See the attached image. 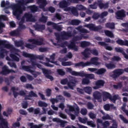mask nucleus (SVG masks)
Returning a JSON list of instances; mask_svg holds the SVG:
<instances>
[{"label":"nucleus","mask_w":128,"mask_h":128,"mask_svg":"<svg viewBox=\"0 0 128 128\" xmlns=\"http://www.w3.org/2000/svg\"><path fill=\"white\" fill-rule=\"evenodd\" d=\"M78 82L76 78L72 76L69 78V80H68V78H66L60 80L61 84H67L70 90H74V88L76 86Z\"/></svg>","instance_id":"obj_5"},{"label":"nucleus","mask_w":128,"mask_h":128,"mask_svg":"<svg viewBox=\"0 0 128 128\" xmlns=\"http://www.w3.org/2000/svg\"><path fill=\"white\" fill-rule=\"evenodd\" d=\"M10 69H8V67L6 66H4L2 68V71L1 72L3 76H6L7 74H10Z\"/></svg>","instance_id":"obj_28"},{"label":"nucleus","mask_w":128,"mask_h":128,"mask_svg":"<svg viewBox=\"0 0 128 128\" xmlns=\"http://www.w3.org/2000/svg\"><path fill=\"white\" fill-rule=\"evenodd\" d=\"M86 28H88L90 29V30H93V32L94 30V28L96 26V25L93 24H89L86 25Z\"/></svg>","instance_id":"obj_43"},{"label":"nucleus","mask_w":128,"mask_h":128,"mask_svg":"<svg viewBox=\"0 0 128 128\" xmlns=\"http://www.w3.org/2000/svg\"><path fill=\"white\" fill-rule=\"evenodd\" d=\"M34 28L36 30H44L46 29V25L36 24L34 25Z\"/></svg>","instance_id":"obj_26"},{"label":"nucleus","mask_w":128,"mask_h":128,"mask_svg":"<svg viewBox=\"0 0 128 128\" xmlns=\"http://www.w3.org/2000/svg\"><path fill=\"white\" fill-rule=\"evenodd\" d=\"M84 76L88 78H90V80H92V78H94V74H86L84 73V76H82V78H84Z\"/></svg>","instance_id":"obj_57"},{"label":"nucleus","mask_w":128,"mask_h":128,"mask_svg":"<svg viewBox=\"0 0 128 128\" xmlns=\"http://www.w3.org/2000/svg\"><path fill=\"white\" fill-rule=\"evenodd\" d=\"M102 93L98 91H95L93 93V97L94 100H97L99 102H102Z\"/></svg>","instance_id":"obj_17"},{"label":"nucleus","mask_w":128,"mask_h":128,"mask_svg":"<svg viewBox=\"0 0 128 128\" xmlns=\"http://www.w3.org/2000/svg\"><path fill=\"white\" fill-rule=\"evenodd\" d=\"M52 121L54 122H58L60 124V126L61 128H64L66 124V122L62 120L59 118H54L52 119Z\"/></svg>","instance_id":"obj_24"},{"label":"nucleus","mask_w":128,"mask_h":128,"mask_svg":"<svg viewBox=\"0 0 128 128\" xmlns=\"http://www.w3.org/2000/svg\"><path fill=\"white\" fill-rule=\"evenodd\" d=\"M30 8L32 12H38V6H36V5H32L30 6Z\"/></svg>","instance_id":"obj_42"},{"label":"nucleus","mask_w":128,"mask_h":128,"mask_svg":"<svg viewBox=\"0 0 128 128\" xmlns=\"http://www.w3.org/2000/svg\"><path fill=\"white\" fill-rule=\"evenodd\" d=\"M108 2L104 4L102 0H98L97 1V5L100 10H102V8H104V10H106V8H108Z\"/></svg>","instance_id":"obj_15"},{"label":"nucleus","mask_w":128,"mask_h":128,"mask_svg":"<svg viewBox=\"0 0 128 128\" xmlns=\"http://www.w3.org/2000/svg\"><path fill=\"white\" fill-rule=\"evenodd\" d=\"M84 90L86 94H90L92 92V87L88 86L84 88Z\"/></svg>","instance_id":"obj_35"},{"label":"nucleus","mask_w":128,"mask_h":128,"mask_svg":"<svg viewBox=\"0 0 128 128\" xmlns=\"http://www.w3.org/2000/svg\"><path fill=\"white\" fill-rule=\"evenodd\" d=\"M76 8L78 10H86V8L82 4H77L76 6Z\"/></svg>","instance_id":"obj_48"},{"label":"nucleus","mask_w":128,"mask_h":128,"mask_svg":"<svg viewBox=\"0 0 128 128\" xmlns=\"http://www.w3.org/2000/svg\"><path fill=\"white\" fill-rule=\"evenodd\" d=\"M116 52H120V54H124V49L122 48H114Z\"/></svg>","instance_id":"obj_62"},{"label":"nucleus","mask_w":128,"mask_h":128,"mask_svg":"<svg viewBox=\"0 0 128 128\" xmlns=\"http://www.w3.org/2000/svg\"><path fill=\"white\" fill-rule=\"evenodd\" d=\"M80 24V20H73L71 21L72 26H78Z\"/></svg>","instance_id":"obj_51"},{"label":"nucleus","mask_w":128,"mask_h":128,"mask_svg":"<svg viewBox=\"0 0 128 128\" xmlns=\"http://www.w3.org/2000/svg\"><path fill=\"white\" fill-rule=\"evenodd\" d=\"M57 72L59 76H64V74H66V72L64 71V69H58L57 70Z\"/></svg>","instance_id":"obj_58"},{"label":"nucleus","mask_w":128,"mask_h":128,"mask_svg":"<svg viewBox=\"0 0 128 128\" xmlns=\"http://www.w3.org/2000/svg\"><path fill=\"white\" fill-rule=\"evenodd\" d=\"M14 44L16 46H17V48H20V46H22L24 44V43L22 40L15 41Z\"/></svg>","instance_id":"obj_40"},{"label":"nucleus","mask_w":128,"mask_h":128,"mask_svg":"<svg viewBox=\"0 0 128 128\" xmlns=\"http://www.w3.org/2000/svg\"><path fill=\"white\" fill-rule=\"evenodd\" d=\"M24 18H26V22H36V19L32 16V14L30 13H25Z\"/></svg>","instance_id":"obj_21"},{"label":"nucleus","mask_w":128,"mask_h":128,"mask_svg":"<svg viewBox=\"0 0 128 128\" xmlns=\"http://www.w3.org/2000/svg\"><path fill=\"white\" fill-rule=\"evenodd\" d=\"M113 88L116 90L122 88V82H119L117 84H114Z\"/></svg>","instance_id":"obj_44"},{"label":"nucleus","mask_w":128,"mask_h":128,"mask_svg":"<svg viewBox=\"0 0 128 128\" xmlns=\"http://www.w3.org/2000/svg\"><path fill=\"white\" fill-rule=\"evenodd\" d=\"M122 26L123 28H124L122 30V32H128V22L122 23Z\"/></svg>","instance_id":"obj_38"},{"label":"nucleus","mask_w":128,"mask_h":128,"mask_svg":"<svg viewBox=\"0 0 128 128\" xmlns=\"http://www.w3.org/2000/svg\"><path fill=\"white\" fill-rule=\"evenodd\" d=\"M124 72L128 74V67L124 68V70L122 68L115 69L112 72V74L110 75V77L114 78V80H116L118 78H119L122 74H124Z\"/></svg>","instance_id":"obj_6"},{"label":"nucleus","mask_w":128,"mask_h":128,"mask_svg":"<svg viewBox=\"0 0 128 128\" xmlns=\"http://www.w3.org/2000/svg\"><path fill=\"white\" fill-rule=\"evenodd\" d=\"M67 10L71 12L73 16H78V12L76 7H68L67 8Z\"/></svg>","instance_id":"obj_23"},{"label":"nucleus","mask_w":128,"mask_h":128,"mask_svg":"<svg viewBox=\"0 0 128 128\" xmlns=\"http://www.w3.org/2000/svg\"><path fill=\"white\" fill-rule=\"evenodd\" d=\"M2 104H0V120L1 122L0 124V126H2V128H8V122L4 120V117H2V116L0 114L2 112Z\"/></svg>","instance_id":"obj_13"},{"label":"nucleus","mask_w":128,"mask_h":128,"mask_svg":"<svg viewBox=\"0 0 128 128\" xmlns=\"http://www.w3.org/2000/svg\"><path fill=\"white\" fill-rule=\"evenodd\" d=\"M126 16V11L124 10H118L116 12V20H122Z\"/></svg>","instance_id":"obj_10"},{"label":"nucleus","mask_w":128,"mask_h":128,"mask_svg":"<svg viewBox=\"0 0 128 128\" xmlns=\"http://www.w3.org/2000/svg\"><path fill=\"white\" fill-rule=\"evenodd\" d=\"M73 64L74 63L70 61L62 62V66H73Z\"/></svg>","instance_id":"obj_53"},{"label":"nucleus","mask_w":128,"mask_h":128,"mask_svg":"<svg viewBox=\"0 0 128 128\" xmlns=\"http://www.w3.org/2000/svg\"><path fill=\"white\" fill-rule=\"evenodd\" d=\"M67 107L68 108L69 110L65 109L66 112H74L75 116H78V114H80V108L78 106L74 108V106L68 105Z\"/></svg>","instance_id":"obj_12"},{"label":"nucleus","mask_w":128,"mask_h":128,"mask_svg":"<svg viewBox=\"0 0 128 128\" xmlns=\"http://www.w3.org/2000/svg\"><path fill=\"white\" fill-rule=\"evenodd\" d=\"M76 29L78 30L80 32H82V34H86L88 32V30H86V29L82 28L80 26L76 28Z\"/></svg>","instance_id":"obj_37"},{"label":"nucleus","mask_w":128,"mask_h":128,"mask_svg":"<svg viewBox=\"0 0 128 128\" xmlns=\"http://www.w3.org/2000/svg\"><path fill=\"white\" fill-rule=\"evenodd\" d=\"M44 58V56L39 55V56H36L34 55L32 60L38 59V60H42Z\"/></svg>","instance_id":"obj_60"},{"label":"nucleus","mask_w":128,"mask_h":128,"mask_svg":"<svg viewBox=\"0 0 128 128\" xmlns=\"http://www.w3.org/2000/svg\"><path fill=\"white\" fill-rule=\"evenodd\" d=\"M102 120H112V118L109 116L108 114H106V116H102Z\"/></svg>","instance_id":"obj_61"},{"label":"nucleus","mask_w":128,"mask_h":128,"mask_svg":"<svg viewBox=\"0 0 128 128\" xmlns=\"http://www.w3.org/2000/svg\"><path fill=\"white\" fill-rule=\"evenodd\" d=\"M106 28H111L112 30H114V23H107L106 24Z\"/></svg>","instance_id":"obj_49"},{"label":"nucleus","mask_w":128,"mask_h":128,"mask_svg":"<svg viewBox=\"0 0 128 128\" xmlns=\"http://www.w3.org/2000/svg\"><path fill=\"white\" fill-rule=\"evenodd\" d=\"M2 20H8V16L5 15L0 16V30H2V28H5L6 25L2 22Z\"/></svg>","instance_id":"obj_25"},{"label":"nucleus","mask_w":128,"mask_h":128,"mask_svg":"<svg viewBox=\"0 0 128 128\" xmlns=\"http://www.w3.org/2000/svg\"><path fill=\"white\" fill-rule=\"evenodd\" d=\"M59 6L60 8H68V2L66 0H62L59 3Z\"/></svg>","instance_id":"obj_29"},{"label":"nucleus","mask_w":128,"mask_h":128,"mask_svg":"<svg viewBox=\"0 0 128 128\" xmlns=\"http://www.w3.org/2000/svg\"><path fill=\"white\" fill-rule=\"evenodd\" d=\"M22 69L25 72H30L34 76V78L38 77V74H36V71L34 70H32V67L30 66H22Z\"/></svg>","instance_id":"obj_9"},{"label":"nucleus","mask_w":128,"mask_h":128,"mask_svg":"<svg viewBox=\"0 0 128 128\" xmlns=\"http://www.w3.org/2000/svg\"><path fill=\"white\" fill-rule=\"evenodd\" d=\"M78 120L80 122H82V124H86V122H88V118L85 117L84 118H82L79 117Z\"/></svg>","instance_id":"obj_54"},{"label":"nucleus","mask_w":128,"mask_h":128,"mask_svg":"<svg viewBox=\"0 0 128 128\" xmlns=\"http://www.w3.org/2000/svg\"><path fill=\"white\" fill-rule=\"evenodd\" d=\"M78 32L73 27H68V32L62 31L60 33V36H58L56 38V40H58V42H62V40H68L70 38H72Z\"/></svg>","instance_id":"obj_2"},{"label":"nucleus","mask_w":128,"mask_h":128,"mask_svg":"<svg viewBox=\"0 0 128 128\" xmlns=\"http://www.w3.org/2000/svg\"><path fill=\"white\" fill-rule=\"evenodd\" d=\"M90 43L86 41H82L80 43V47L82 48H88V46H90Z\"/></svg>","instance_id":"obj_32"},{"label":"nucleus","mask_w":128,"mask_h":128,"mask_svg":"<svg viewBox=\"0 0 128 128\" xmlns=\"http://www.w3.org/2000/svg\"><path fill=\"white\" fill-rule=\"evenodd\" d=\"M82 84H90V81L88 78L86 77V78L82 80Z\"/></svg>","instance_id":"obj_46"},{"label":"nucleus","mask_w":128,"mask_h":128,"mask_svg":"<svg viewBox=\"0 0 128 128\" xmlns=\"http://www.w3.org/2000/svg\"><path fill=\"white\" fill-rule=\"evenodd\" d=\"M38 106L40 108H42L43 106L46 108V106H48V104L40 100L38 102Z\"/></svg>","instance_id":"obj_50"},{"label":"nucleus","mask_w":128,"mask_h":128,"mask_svg":"<svg viewBox=\"0 0 128 128\" xmlns=\"http://www.w3.org/2000/svg\"><path fill=\"white\" fill-rule=\"evenodd\" d=\"M6 40H0V46H4V48H12L10 50L11 54H12L13 52H16V49L14 48V46H12V45L9 44H6Z\"/></svg>","instance_id":"obj_11"},{"label":"nucleus","mask_w":128,"mask_h":128,"mask_svg":"<svg viewBox=\"0 0 128 128\" xmlns=\"http://www.w3.org/2000/svg\"><path fill=\"white\" fill-rule=\"evenodd\" d=\"M119 117H120V118L121 120L123 121V122H124V124H128V119H126V118L124 116V115L120 114Z\"/></svg>","instance_id":"obj_59"},{"label":"nucleus","mask_w":128,"mask_h":128,"mask_svg":"<svg viewBox=\"0 0 128 128\" xmlns=\"http://www.w3.org/2000/svg\"><path fill=\"white\" fill-rule=\"evenodd\" d=\"M28 126H30V128H42V124H40L38 125L34 124V122L30 123Z\"/></svg>","instance_id":"obj_36"},{"label":"nucleus","mask_w":128,"mask_h":128,"mask_svg":"<svg viewBox=\"0 0 128 128\" xmlns=\"http://www.w3.org/2000/svg\"><path fill=\"white\" fill-rule=\"evenodd\" d=\"M105 66L108 70H114V68H116V64L112 63H106L105 64Z\"/></svg>","instance_id":"obj_33"},{"label":"nucleus","mask_w":128,"mask_h":128,"mask_svg":"<svg viewBox=\"0 0 128 128\" xmlns=\"http://www.w3.org/2000/svg\"><path fill=\"white\" fill-rule=\"evenodd\" d=\"M11 90L12 91L13 96L15 98H18V96L20 95L19 92H16V87L12 86L11 88Z\"/></svg>","instance_id":"obj_45"},{"label":"nucleus","mask_w":128,"mask_h":128,"mask_svg":"<svg viewBox=\"0 0 128 128\" xmlns=\"http://www.w3.org/2000/svg\"><path fill=\"white\" fill-rule=\"evenodd\" d=\"M28 98H38V94L34 93V91L31 90L29 92L28 96Z\"/></svg>","instance_id":"obj_52"},{"label":"nucleus","mask_w":128,"mask_h":128,"mask_svg":"<svg viewBox=\"0 0 128 128\" xmlns=\"http://www.w3.org/2000/svg\"><path fill=\"white\" fill-rule=\"evenodd\" d=\"M36 66L38 68H40V70H42V74L46 78L50 80L51 82L54 80V77L50 75L52 74V70L46 69V68H42V66L40 64H37Z\"/></svg>","instance_id":"obj_7"},{"label":"nucleus","mask_w":128,"mask_h":128,"mask_svg":"<svg viewBox=\"0 0 128 128\" xmlns=\"http://www.w3.org/2000/svg\"><path fill=\"white\" fill-rule=\"evenodd\" d=\"M67 70L68 72L71 74L72 76H84V72L72 71V68H68Z\"/></svg>","instance_id":"obj_14"},{"label":"nucleus","mask_w":128,"mask_h":128,"mask_svg":"<svg viewBox=\"0 0 128 128\" xmlns=\"http://www.w3.org/2000/svg\"><path fill=\"white\" fill-rule=\"evenodd\" d=\"M103 96L104 102H106V100H111V102H112L114 104H116V100H118V96H116V95H114L113 96H112V94L108 92H104Z\"/></svg>","instance_id":"obj_8"},{"label":"nucleus","mask_w":128,"mask_h":128,"mask_svg":"<svg viewBox=\"0 0 128 128\" xmlns=\"http://www.w3.org/2000/svg\"><path fill=\"white\" fill-rule=\"evenodd\" d=\"M104 32L106 36H108L111 38H114V33H112V31H110L108 30H104Z\"/></svg>","instance_id":"obj_31"},{"label":"nucleus","mask_w":128,"mask_h":128,"mask_svg":"<svg viewBox=\"0 0 128 128\" xmlns=\"http://www.w3.org/2000/svg\"><path fill=\"white\" fill-rule=\"evenodd\" d=\"M22 56L25 58H30L31 60H33L34 58V54H30L26 52H23Z\"/></svg>","instance_id":"obj_41"},{"label":"nucleus","mask_w":128,"mask_h":128,"mask_svg":"<svg viewBox=\"0 0 128 128\" xmlns=\"http://www.w3.org/2000/svg\"><path fill=\"white\" fill-rule=\"evenodd\" d=\"M98 57H92L90 60V62H80L78 63H76L74 64L75 68L78 66H82V68H84L86 66H88L90 64H94V66H99L100 62H98Z\"/></svg>","instance_id":"obj_4"},{"label":"nucleus","mask_w":128,"mask_h":128,"mask_svg":"<svg viewBox=\"0 0 128 128\" xmlns=\"http://www.w3.org/2000/svg\"><path fill=\"white\" fill-rule=\"evenodd\" d=\"M81 54H82L85 58H88L90 56V48H85L84 52H81Z\"/></svg>","instance_id":"obj_22"},{"label":"nucleus","mask_w":128,"mask_h":128,"mask_svg":"<svg viewBox=\"0 0 128 128\" xmlns=\"http://www.w3.org/2000/svg\"><path fill=\"white\" fill-rule=\"evenodd\" d=\"M23 24H24V22H19L20 30H26V25H24Z\"/></svg>","instance_id":"obj_63"},{"label":"nucleus","mask_w":128,"mask_h":128,"mask_svg":"<svg viewBox=\"0 0 128 128\" xmlns=\"http://www.w3.org/2000/svg\"><path fill=\"white\" fill-rule=\"evenodd\" d=\"M24 0H19L16 4H10V2L6 1L5 5L7 6L6 8H12L13 10V14L18 20H20V16L22 14L24 10H26V6H24Z\"/></svg>","instance_id":"obj_1"},{"label":"nucleus","mask_w":128,"mask_h":128,"mask_svg":"<svg viewBox=\"0 0 128 128\" xmlns=\"http://www.w3.org/2000/svg\"><path fill=\"white\" fill-rule=\"evenodd\" d=\"M82 38L86 40V38H88V36H84V34L74 36L68 46V48L72 50L74 52H78V46H76V42H78V40H82Z\"/></svg>","instance_id":"obj_3"},{"label":"nucleus","mask_w":128,"mask_h":128,"mask_svg":"<svg viewBox=\"0 0 128 128\" xmlns=\"http://www.w3.org/2000/svg\"><path fill=\"white\" fill-rule=\"evenodd\" d=\"M106 72V69L104 68H100V69H97V71L96 72V74H104Z\"/></svg>","instance_id":"obj_34"},{"label":"nucleus","mask_w":128,"mask_h":128,"mask_svg":"<svg viewBox=\"0 0 128 128\" xmlns=\"http://www.w3.org/2000/svg\"><path fill=\"white\" fill-rule=\"evenodd\" d=\"M90 54H92L93 56H98V51L96 49H90Z\"/></svg>","instance_id":"obj_56"},{"label":"nucleus","mask_w":128,"mask_h":128,"mask_svg":"<svg viewBox=\"0 0 128 128\" xmlns=\"http://www.w3.org/2000/svg\"><path fill=\"white\" fill-rule=\"evenodd\" d=\"M15 51H13L12 53H11L10 55V58L12 60H14V62H20V58L16 56H20V54L18 53L15 52Z\"/></svg>","instance_id":"obj_19"},{"label":"nucleus","mask_w":128,"mask_h":128,"mask_svg":"<svg viewBox=\"0 0 128 128\" xmlns=\"http://www.w3.org/2000/svg\"><path fill=\"white\" fill-rule=\"evenodd\" d=\"M10 34L11 36H20V32L14 30L10 32Z\"/></svg>","instance_id":"obj_39"},{"label":"nucleus","mask_w":128,"mask_h":128,"mask_svg":"<svg viewBox=\"0 0 128 128\" xmlns=\"http://www.w3.org/2000/svg\"><path fill=\"white\" fill-rule=\"evenodd\" d=\"M116 44H120V46H128V40H124V41L122 39H118L116 40Z\"/></svg>","instance_id":"obj_27"},{"label":"nucleus","mask_w":128,"mask_h":128,"mask_svg":"<svg viewBox=\"0 0 128 128\" xmlns=\"http://www.w3.org/2000/svg\"><path fill=\"white\" fill-rule=\"evenodd\" d=\"M110 124L108 121H105L103 123H102V125L103 128H108V126H110Z\"/></svg>","instance_id":"obj_64"},{"label":"nucleus","mask_w":128,"mask_h":128,"mask_svg":"<svg viewBox=\"0 0 128 128\" xmlns=\"http://www.w3.org/2000/svg\"><path fill=\"white\" fill-rule=\"evenodd\" d=\"M8 50L6 49H1L0 50V58H4V54H7ZM0 66H2V62H0Z\"/></svg>","instance_id":"obj_30"},{"label":"nucleus","mask_w":128,"mask_h":128,"mask_svg":"<svg viewBox=\"0 0 128 128\" xmlns=\"http://www.w3.org/2000/svg\"><path fill=\"white\" fill-rule=\"evenodd\" d=\"M38 4H40L39 5L40 8H41L43 10V12H46V6L48 4V2H46V0H37Z\"/></svg>","instance_id":"obj_16"},{"label":"nucleus","mask_w":128,"mask_h":128,"mask_svg":"<svg viewBox=\"0 0 128 128\" xmlns=\"http://www.w3.org/2000/svg\"><path fill=\"white\" fill-rule=\"evenodd\" d=\"M48 20V16L42 15V17L39 19V22L46 24Z\"/></svg>","instance_id":"obj_47"},{"label":"nucleus","mask_w":128,"mask_h":128,"mask_svg":"<svg viewBox=\"0 0 128 128\" xmlns=\"http://www.w3.org/2000/svg\"><path fill=\"white\" fill-rule=\"evenodd\" d=\"M99 18H100V13L94 12L92 16V18L95 20H98Z\"/></svg>","instance_id":"obj_55"},{"label":"nucleus","mask_w":128,"mask_h":128,"mask_svg":"<svg viewBox=\"0 0 128 128\" xmlns=\"http://www.w3.org/2000/svg\"><path fill=\"white\" fill-rule=\"evenodd\" d=\"M96 86L94 87V90H98V88H100L101 86H104V81L103 80H98L96 82Z\"/></svg>","instance_id":"obj_20"},{"label":"nucleus","mask_w":128,"mask_h":128,"mask_svg":"<svg viewBox=\"0 0 128 128\" xmlns=\"http://www.w3.org/2000/svg\"><path fill=\"white\" fill-rule=\"evenodd\" d=\"M47 26H52L54 30H58V32H60L62 30L60 26L57 25L54 22H47Z\"/></svg>","instance_id":"obj_18"}]
</instances>
